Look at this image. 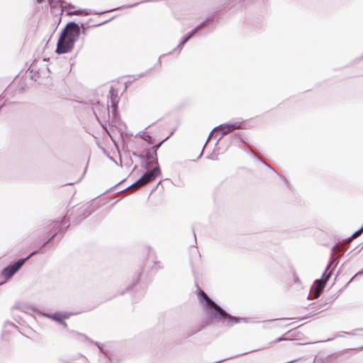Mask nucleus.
I'll list each match as a JSON object with an SVG mask.
<instances>
[{"label": "nucleus", "instance_id": "obj_1", "mask_svg": "<svg viewBox=\"0 0 363 363\" xmlns=\"http://www.w3.org/2000/svg\"><path fill=\"white\" fill-rule=\"evenodd\" d=\"M68 222L69 221L64 218L61 222L53 221L45 228L40 229L42 233L50 236L49 238L42 244L40 249L33 250L26 257L18 259L16 261L5 267L1 272V276L6 280L11 279L33 255L38 253H43V252L41 251L43 247H46L58 234L64 233L69 226Z\"/></svg>", "mask_w": 363, "mask_h": 363}, {"label": "nucleus", "instance_id": "obj_2", "mask_svg": "<svg viewBox=\"0 0 363 363\" xmlns=\"http://www.w3.org/2000/svg\"><path fill=\"white\" fill-rule=\"evenodd\" d=\"M197 296L200 303L203 307L207 317L211 320H216L217 323H220L223 325L228 328L241 322L245 323H255L249 318H240L230 315L199 286L197 289Z\"/></svg>", "mask_w": 363, "mask_h": 363}, {"label": "nucleus", "instance_id": "obj_3", "mask_svg": "<svg viewBox=\"0 0 363 363\" xmlns=\"http://www.w3.org/2000/svg\"><path fill=\"white\" fill-rule=\"evenodd\" d=\"M216 16V14L214 13L208 15L202 22L184 35L174 51L180 52L184 45L196 34L199 35H207L212 33L216 29V25L214 23Z\"/></svg>", "mask_w": 363, "mask_h": 363}, {"label": "nucleus", "instance_id": "obj_4", "mask_svg": "<svg viewBox=\"0 0 363 363\" xmlns=\"http://www.w3.org/2000/svg\"><path fill=\"white\" fill-rule=\"evenodd\" d=\"M332 264L333 260H330L328 264L325 272L322 274V277L314 281V284L311 289L310 294L308 296V298H310L311 296H314L315 298H317L321 295L327 281L330 277V273H328L327 271L330 269Z\"/></svg>", "mask_w": 363, "mask_h": 363}, {"label": "nucleus", "instance_id": "obj_5", "mask_svg": "<svg viewBox=\"0 0 363 363\" xmlns=\"http://www.w3.org/2000/svg\"><path fill=\"white\" fill-rule=\"evenodd\" d=\"M75 43L76 42L67 37V35H66V29H62L57 42L55 52L58 55L67 53L73 49Z\"/></svg>", "mask_w": 363, "mask_h": 363}, {"label": "nucleus", "instance_id": "obj_6", "mask_svg": "<svg viewBox=\"0 0 363 363\" xmlns=\"http://www.w3.org/2000/svg\"><path fill=\"white\" fill-rule=\"evenodd\" d=\"M242 123L243 121L228 122L222 123L217 126L218 132L220 134V136L218 139L217 143L219 140H220L223 138V136L227 135L228 133L235 130L240 129Z\"/></svg>", "mask_w": 363, "mask_h": 363}, {"label": "nucleus", "instance_id": "obj_7", "mask_svg": "<svg viewBox=\"0 0 363 363\" xmlns=\"http://www.w3.org/2000/svg\"><path fill=\"white\" fill-rule=\"evenodd\" d=\"M66 29V35L69 39L76 42L81 34V29L79 24L74 21H69L66 24V26L63 28Z\"/></svg>", "mask_w": 363, "mask_h": 363}, {"label": "nucleus", "instance_id": "obj_8", "mask_svg": "<svg viewBox=\"0 0 363 363\" xmlns=\"http://www.w3.org/2000/svg\"><path fill=\"white\" fill-rule=\"evenodd\" d=\"M174 133V130H172L169 135L168 136H167L164 139H163L162 140H161L159 143L156 144V145H154L152 147H151V155H149L150 156V159L151 160V162L152 164H155V165H157V163L158 162V158H157V150L158 149L161 147V145H162V143L164 142H165L166 140H167Z\"/></svg>", "mask_w": 363, "mask_h": 363}, {"label": "nucleus", "instance_id": "obj_9", "mask_svg": "<svg viewBox=\"0 0 363 363\" xmlns=\"http://www.w3.org/2000/svg\"><path fill=\"white\" fill-rule=\"evenodd\" d=\"M310 307L313 310V313L306 315V318H309L313 315L326 310L329 307V302H321L319 303H312L310 304Z\"/></svg>", "mask_w": 363, "mask_h": 363}, {"label": "nucleus", "instance_id": "obj_10", "mask_svg": "<svg viewBox=\"0 0 363 363\" xmlns=\"http://www.w3.org/2000/svg\"><path fill=\"white\" fill-rule=\"evenodd\" d=\"M150 182H152V181H151L150 178H149V176L147 174V172H145V173L143 174V175L138 179H137L135 182H133L132 184H130L128 187L123 189V191H125V190H126L130 187H133V186L141 187V186H143Z\"/></svg>", "mask_w": 363, "mask_h": 363}, {"label": "nucleus", "instance_id": "obj_11", "mask_svg": "<svg viewBox=\"0 0 363 363\" xmlns=\"http://www.w3.org/2000/svg\"><path fill=\"white\" fill-rule=\"evenodd\" d=\"M38 3H42L45 1V0H37ZM49 4L51 8L55 9L57 7H60L62 11L66 7H73V5L71 4H68L65 1V0H48Z\"/></svg>", "mask_w": 363, "mask_h": 363}, {"label": "nucleus", "instance_id": "obj_12", "mask_svg": "<svg viewBox=\"0 0 363 363\" xmlns=\"http://www.w3.org/2000/svg\"><path fill=\"white\" fill-rule=\"evenodd\" d=\"M70 315H71V313H66V312L62 313V312L57 311L54 313L48 315V317H49L52 320H53L57 322L59 324H60L62 320L69 318Z\"/></svg>", "mask_w": 363, "mask_h": 363}, {"label": "nucleus", "instance_id": "obj_13", "mask_svg": "<svg viewBox=\"0 0 363 363\" xmlns=\"http://www.w3.org/2000/svg\"><path fill=\"white\" fill-rule=\"evenodd\" d=\"M114 17H112L108 20H106L101 23H97L96 25H94V26H89V25H86L84 23H81L79 24V26H80V29L82 28L81 30V33L84 34V35H86V31L89 28H91V27H97V26H100L101 25H104L108 22H109L110 21H111Z\"/></svg>", "mask_w": 363, "mask_h": 363}, {"label": "nucleus", "instance_id": "obj_14", "mask_svg": "<svg viewBox=\"0 0 363 363\" xmlns=\"http://www.w3.org/2000/svg\"><path fill=\"white\" fill-rule=\"evenodd\" d=\"M111 94V106L112 108V113L113 116H116L118 113V101H117V95H114L112 89L110 91Z\"/></svg>", "mask_w": 363, "mask_h": 363}, {"label": "nucleus", "instance_id": "obj_15", "mask_svg": "<svg viewBox=\"0 0 363 363\" xmlns=\"http://www.w3.org/2000/svg\"><path fill=\"white\" fill-rule=\"evenodd\" d=\"M146 172L148 174L149 178H150L151 181H154L162 173L159 163H157V165H155L152 169Z\"/></svg>", "mask_w": 363, "mask_h": 363}, {"label": "nucleus", "instance_id": "obj_16", "mask_svg": "<svg viewBox=\"0 0 363 363\" xmlns=\"http://www.w3.org/2000/svg\"><path fill=\"white\" fill-rule=\"evenodd\" d=\"M143 273L142 269H140V271L137 272L135 276L133 278L132 283L130 284L128 286H127L125 291H130L131 289L135 286L140 281L141 274Z\"/></svg>", "mask_w": 363, "mask_h": 363}, {"label": "nucleus", "instance_id": "obj_17", "mask_svg": "<svg viewBox=\"0 0 363 363\" xmlns=\"http://www.w3.org/2000/svg\"><path fill=\"white\" fill-rule=\"evenodd\" d=\"M363 232V225L361 226V228L356 230L350 238H347V242H350L353 239L357 238Z\"/></svg>", "mask_w": 363, "mask_h": 363}, {"label": "nucleus", "instance_id": "obj_18", "mask_svg": "<svg viewBox=\"0 0 363 363\" xmlns=\"http://www.w3.org/2000/svg\"><path fill=\"white\" fill-rule=\"evenodd\" d=\"M140 136L149 144H152L155 142V139L148 134H145L143 133V134H140Z\"/></svg>", "mask_w": 363, "mask_h": 363}, {"label": "nucleus", "instance_id": "obj_19", "mask_svg": "<svg viewBox=\"0 0 363 363\" xmlns=\"http://www.w3.org/2000/svg\"><path fill=\"white\" fill-rule=\"evenodd\" d=\"M150 163H152L150 159H143L140 166L145 169L146 172H148Z\"/></svg>", "mask_w": 363, "mask_h": 363}, {"label": "nucleus", "instance_id": "obj_20", "mask_svg": "<svg viewBox=\"0 0 363 363\" xmlns=\"http://www.w3.org/2000/svg\"><path fill=\"white\" fill-rule=\"evenodd\" d=\"M132 155L135 157H137L141 160L143 159H150V156L148 154H141V153H137L136 152H133Z\"/></svg>", "mask_w": 363, "mask_h": 363}, {"label": "nucleus", "instance_id": "obj_21", "mask_svg": "<svg viewBox=\"0 0 363 363\" xmlns=\"http://www.w3.org/2000/svg\"><path fill=\"white\" fill-rule=\"evenodd\" d=\"M36 69V65H32V68H29L28 69H30V77L31 79L34 80V81H37V78L35 77V75L33 74V72L34 70Z\"/></svg>", "mask_w": 363, "mask_h": 363}, {"label": "nucleus", "instance_id": "obj_22", "mask_svg": "<svg viewBox=\"0 0 363 363\" xmlns=\"http://www.w3.org/2000/svg\"><path fill=\"white\" fill-rule=\"evenodd\" d=\"M262 164H263L265 167L271 169L274 173H275L277 176L281 177V175L273 168L268 163L264 162V160L262 161Z\"/></svg>", "mask_w": 363, "mask_h": 363}, {"label": "nucleus", "instance_id": "obj_23", "mask_svg": "<svg viewBox=\"0 0 363 363\" xmlns=\"http://www.w3.org/2000/svg\"><path fill=\"white\" fill-rule=\"evenodd\" d=\"M242 0H228V2L227 4L228 7H231L233 5L236 4L238 2H240Z\"/></svg>", "mask_w": 363, "mask_h": 363}, {"label": "nucleus", "instance_id": "obj_24", "mask_svg": "<svg viewBox=\"0 0 363 363\" xmlns=\"http://www.w3.org/2000/svg\"><path fill=\"white\" fill-rule=\"evenodd\" d=\"M82 335V336L85 340H88V341H89L91 343L94 344V345H96L98 347H99V346H101V344H100L99 342H95V341H94V340H91L89 339V338H88L86 335Z\"/></svg>", "mask_w": 363, "mask_h": 363}, {"label": "nucleus", "instance_id": "obj_25", "mask_svg": "<svg viewBox=\"0 0 363 363\" xmlns=\"http://www.w3.org/2000/svg\"><path fill=\"white\" fill-rule=\"evenodd\" d=\"M82 335V336L85 340H88V341H89L91 343L94 344V345H96L98 347H99V346H101V344H100L99 342H95V341H94V340H91L89 339V338H88L86 335Z\"/></svg>", "mask_w": 363, "mask_h": 363}, {"label": "nucleus", "instance_id": "obj_26", "mask_svg": "<svg viewBox=\"0 0 363 363\" xmlns=\"http://www.w3.org/2000/svg\"><path fill=\"white\" fill-rule=\"evenodd\" d=\"M288 340L287 338H285L284 336L279 337L277 339L274 340V342H279L281 341H286Z\"/></svg>", "mask_w": 363, "mask_h": 363}, {"label": "nucleus", "instance_id": "obj_27", "mask_svg": "<svg viewBox=\"0 0 363 363\" xmlns=\"http://www.w3.org/2000/svg\"><path fill=\"white\" fill-rule=\"evenodd\" d=\"M251 156H252V157L254 160H257V161H259V162H262V161H263V160H262L259 157H258V156H257V155H254V154H252V155H251Z\"/></svg>", "mask_w": 363, "mask_h": 363}, {"label": "nucleus", "instance_id": "obj_28", "mask_svg": "<svg viewBox=\"0 0 363 363\" xmlns=\"http://www.w3.org/2000/svg\"><path fill=\"white\" fill-rule=\"evenodd\" d=\"M363 274V269H361L360 271H359L350 280L349 282H351L354 278L355 277L358 276V275H362Z\"/></svg>", "mask_w": 363, "mask_h": 363}, {"label": "nucleus", "instance_id": "obj_29", "mask_svg": "<svg viewBox=\"0 0 363 363\" xmlns=\"http://www.w3.org/2000/svg\"><path fill=\"white\" fill-rule=\"evenodd\" d=\"M335 300V297L334 296H331L328 298H327L324 302H329V304L330 303H332L333 301Z\"/></svg>", "mask_w": 363, "mask_h": 363}, {"label": "nucleus", "instance_id": "obj_30", "mask_svg": "<svg viewBox=\"0 0 363 363\" xmlns=\"http://www.w3.org/2000/svg\"><path fill=\"white\" fill-rule=\"evenodd\" d=\"M281 319H272V320H264L262 321L263 323H271V322H274V321H277V320H280Z\"/></svg>", "mask_w": 363, "mask_h": 363}, {"label": "nucleus", "instance_id": "obj_31", "mask_svg": "<svg viewBox=\"0 0 363 363\" xmlns=\"http://www.w3.org/2000/svg\"><path fill=\"white\" fill-rule=\"evenodd\" d=\"M60 325H62L65 328L67 327V324L65 322V320H62Z\"/></svg>", "mask_w": 363, "mask_h": 363}, {"label": "nucleus", "instance_id": "obj_32", "mask_svg": "<svg viewBox=\"0 0 363 363\" xmlns=\"http://www.w3.org/2000/svg\"><path fill=\"white\" fill-rule=\"evenodd\" d=\"M280 326H281L280 325L276 324V325H274L273 326H264V328H273V327H280Z\"/></svg>", "mask_w": 363, "mask_h": 363}, {"label": "nucleus", "instance_id": "obj_33", "mask_svg": "<svg viewBox=\"0 0 363 363\" xmlns=\"http://www.w3.org/2000/svg\"><path fill=\"white\" fill-rule=\"evenodd\" d=\"M145 75V73L144 72H142V73H140L137 75V77L138 78H140V77H143V76Z\"/></svg>", "mask_w": 363, "mask_h": 363}, {"label": "nucleus", "instance_id": "obj_34", "mask_svg": "<svg viewBox=\"0 0 363 363\" xmlns=\"http://www.w3.org/2000/svg\"><path fill=\"white\" fill-rule=\"evenodd\" d=\"M161 57H162V56H160V57H159L158 60H157V65H161V63H162V62H161Z\"/></svg>", "mask_w": 363, "mask_h": 363}, {"label": "nucleus", "instance_id": "obj_35", "mask_svg": "<svg viewBox=\"0 0 363 363\" xmlns=\"http://www.w3.org/2000/svg\"><path fill=\"white\" fill-rule=\"evenodd\" d=\"M203 147H205V145H204ZM203 148H204V147H203V150H201V153H200V155H199V157H198V158H197V159H199V158H201V157H202V155H203Z\"/></svg>", "mask_w": 363, "mask_h": 363}, {"label": "nucleus", "instance_id": "obj_36", "mask_svg": "<svg viewBox=\"0 0 363 363\" xmlns=\"http://www.w3.org/2000/svg\"><path fill=\"white\" fill-rule=\"evenodd\" d=\"M294 281L295 282H298L299 281V279H298V277L297 276L294 277Z\"/></svg>", "mask_w": 363, "mask_h": 363}, {"label": "nucleus", "instance_id": "obj_37", "mask_svg": "<svg viewBox=\"0 0 363 363\" xmlns=\"http://www.w3.org/2000/svg\"><path fill=\"white\" fill-rule=\"evenodd\" d=\"M91 21H92V18H89V19L87 21V22H86V23H85V24L89 25V23L90 22H91Z\"/></svg>", "mask_w": 363, "mask_h": 363}, {"label": "nucleus", "instance_id": "obj_38", "mask_svg": "<svg viewBox=\"0 0 363 363\" xmlns=\"http://www.w3.org/2000/svg\"><path fill=\"white\" fill-rule=\"evenodd\" d=\"M98 348L99 349V350H100V352H103V349H102L101 345V346H99Z\"/></svg>", "mask_w": 363, "mask_h": 363}, {"label": "nucleus", "instance_id": "obj_39", "mask_svg": "<svg viewBox=\"0 0 363 363\" xmlns=\"http://www.w3.org/2000/svg\"><path fill=\"white\" fill-rule=\"evenodd\" d=\"M6 101H5L1 106H0V110L1 109L2 106L6 105Z\"/></svg>", "mask_w": 363, "mask_h": 363}, {"label": "nucleus", "instance_id": "obj_40", "mask_svg": "<svg viewBox=\"0 0 363 363\" xmlns=\"http://www.w3.org/2000/svg\"><path fill=\"white\" fill-rule=\"evenodd\" d=\"M207 158H208V159H211V160H215V159L213 158V157H211V156H208V157H207Z\"/></svg>", "mask_w": 363, "mask_h": 363}, {"label": "nucleus", "instance_id": "obj_41", "mask_svg": "<svg viewBox=\"0 0 363 363\" xmlns=\"http://www.w3.org/2000/svg\"><path fill=\"white\" fill-rule=\"evenodd\" d=\"M335 337H343V335L342 334H338V335H336Z\"/></svg>", "mask_w": 363, "mask_h": 363}, {"label": "nucleus", "instance_id": "obj_42", "mask_svg": "<svg viewBox=\"0 0 363 363\" xmlns=\"http://www.w3.org/2000/svg\"><path fill=\"white\" fill-rule=\"evenodd\" d=\"M344 333H345V334H349V335H350V334H354L353 333H350V332H345Z\"/></svg>", "mask_w": 363, "mask_h": 363}, {"label": "nucleus", "instance_id": "obj_43", "mask_svg": "<svg viewBox=\"0 0 363 363\" xmlns=\"http://www.w3.org/2000/svg\"><path fill=\"white\" fill-rule=\"evenodd\" d=\"M193 234H194V239L196 240V234H195L194 230H193Z\"/></svg>", "mask_w": 363, "mask_h": 363}, {"label": "nucleus", "instance_id": "obj_44", "mask_svg": "<svg viewBox=\"0 0 363 363\" xmlns=\"http://www.w3.org/2000/svg\"><path fill=\"white\" fill-rule=\"evenodd\" d=\"M240 135V133H236L235 134V136H236V138Z\"/></svg>", "mask_w": 363, "mask_h": 363}, {"label": "nucleus", "instance_id": "obj_45", "mask_svg": "<svg viewBox=\"0 0 363 363\" xmlns=\"http://www.w3.org/2000/svg\"><path fill=\"white\" fill-rule=\"evenodd\" d=\"M137 167H138V166H137V165H135V166L134 167V168H133V171H134V170H135V169H137Z\"/></svg>", "mask_w": 363, "mask_h": 363}, {"label": "nucleus", "instance_id": "obj_46", "mask_svg": "<svg viewBox=\"0 0 363 363\" xmlns=\"http://www.w3.org/2000/svg\"><path fill=\"white\" fill-rule=\"evenodd\" d=\"M362 249H363V247H361V248H359V250H358V252H360V250H362Z\"/></svg>", "mask_w": 363, "mask_h": 363}, {"label": "nucleus", "instance_id": "obj_47", "mask_svg": "<svg viewBox=\"0 0 363 363\" xmlns=\"http://www.w3.org/2000/svg\"><path fill=\"white\" fill-rule=\"evenodd\" d=\"M362 249H363V247H361V248H359V250H358V252H360V250H362Z\"/></svg>", "mask_w": 363, "mask_h": 363}, {"label": "nucleus", "instance_id": "obj_48", "mask_svg": "<svg viewBox=\"0 0 363 363\" xmlns=\"http://www.w3.org/2000/svg\"><path fill=\"white\" fill-rule=\"evenodd\" d=\"M362 249H363V247H361V248H359V250H358V252H360V250H362Z\"/></svg>", "mask_w": 363, "mask_h": 363}, {"label": "nucleus", "instance_id": "obj_49", "mask_svg": "<svg viewBox=\"0 0 363 363\" xmlns=\"http://www.w3.org/2000/svg\"><path fill=\"white\" fill-rule=\"evenodd\" d=\"M124 293H125V291H122L121 292V295H123Z\"/></svg>", "mask_w": 363, "mask_h": 363}, {"label": "nucleus", "instance_id": "obj_50", "mask_svg": "<svg viewBox=\"0 0 363 363\" xmlns=\"http://www.w3.org/2000/svg\"><path fill=\"white\" fill-rule=\"evenodd\" d=\"M152 69H153V67L150 68V69L147 72L151 71Z\"/></svg>", "mask_w": 363, "mask_h": 363}, {"label": "nucleus", "instance_id": "obj_51", "mask_svg": "<svg viewBox=\"0 0 363 363\" xmlns=\"http://www.w3.org/2000/svg\"><path fill=\"white\" fill-rule=\"evenodd\" d=\"M360 59L362 60L363 59V55L360 57Z\"/></svg>", "mask_w": 363, "mask_h": 363}, {"label": "nucleus", "instance_id": "obj_52", "mask_svg": "<svg viewBox=\"0 0 363 363\" xmlns=\"http://www.w3.org/2000/svg\"><path fill=\"white\" fill-rule=\"evenodd\" d=\"M3 99V96L2 95L0 96V99Z\"/></svg>", "mask_w": 363, "mask_h": 363}, {"label": "nucleus", "instance_id": "obj_53", "mask_svg": "<svg viewBox=\"0 0 363 363\" xmlns=\"http://www.w3.org/2000/svg\"><path fill=\"white\" fill-rule=\"evenodd\" d=\"M62 238V235H61L60 238H59V240H61V238Z\"/></svg>", "mask_w": 363, "mask_h": 363}]
</instances>
